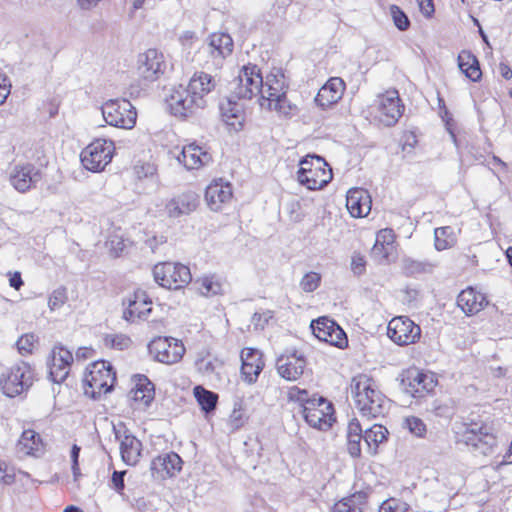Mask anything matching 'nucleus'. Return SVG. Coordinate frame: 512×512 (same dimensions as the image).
Here are the masks:
<instances>
[{
    "label": "nucleus",
    "mask_w": 512,
    "mask_h": 512,
    "mask_svg": "<svg viewBox=\"0 0 512 512\" xmlns=\"http://www.w3.org/2000/svg\"><path fill=\"white\" fill-rule=\"evenodd\" d=\"M288 398L291 401L298 402L303 409L306 405V402H310L312 398H309L308 392L304 389H300L298 387H291L288 391Z\"/></svg>",
    "instance_id": "49"
},
{
    "label": "nucleus",
    "mask_w": 512,
    "mask_h": 512,
    "mask_svg": "<svg viewBox=\"0 0 512 512\" xmlns=\"http://www.w3.org/2000/svg\"><path fill=\"white\" fill-rule=\"evenodd\" d=\"M194 396L204 412L210 413L216 409L218 394L215 392L207 390L202 386H195Z\"/></svg>",
    "instance_id": "40"
},
{
    "label": "nucleus",
    "mask_w": 512,
    "mask_h": 512,
    "mask_svg": "<svg viewBox=\"0 0 512 512\" xmlns=\"http://www.w3.org/2000/svg\"><path fill=\"white\" fill-rule=\"evenodd\" d=\"M234 98L232 96L227 100L226 104H221V112L225 121L229 125H234V122H230L232 118H238L240 112L242 111V107L233 101Z\"/></svg>",
    "instance_id": "44"
},
{
    "label": "nucleus",
    "mask_w": 512,
    "mask_h": 512,
    "mask_svg": "<svg viewBox=\"0 0 512 512\" xmlns=\"http://www.w3.org/2000/svg\"><path fill=\"white\" fill-rule=\"evenodd\" d=\"M393 249L394 246H387L385 244H381L380 242H375L371 250V256L378 261L387 260Z\"/></svg>",
    "instance_id": "51"
},
{
    "label": "nucleus",
    "mask_w": 512,
    "mask_h": 512,
    "mask_svg": "<svg viewBox=\"0 0 512 512\" xmlns=\"http://www.w3.org/2000/svg\"><path fill=\"white\" fill-rule=\"evenodd\" d=\"M11 84L5 75L0 74V105L5 102L10 94Z\"/></svg>",
    "instance_id": "56"
},
{
    "label": "nucleus",
    "mask_w": 512,
    "mask_h": 512,
    "mask_svg": "<svg viewBox=\"0 0 512 512\" xmlns=\"http://www.w3.org/2000/svg\"><path fill=\"white\" fill-rule=\"evenodd\" d=\"M408 505L396 499L384 501L378 512H407Z\"/></svg>",
    "instance_id": "48"
},
{
    "label": "nucleus",
    "mask_w": 512,
    "mask_h": 512,
    "mask_svg": "<svg viewBox=\"0 0 512 512\" xmlns=\"http://www.w3.org/2000/svg\"><path fill=\"white\" fill-rule=\"evenodd\" d=\"M404 111L397 90L379 94L369 107V113L378 123L390 127L395 125Z\"/></svg>",
    "instance_id": "3"
},
{
    "label": "nucleus",
    "mask_w": 512,
    "mask_h": 512,
    "mask_svg": "<svg viewBox=\"0 0 512 512\" xmlns=\"http://www.w3.org/2000/svg\"><path fill=\"white\" fill-rule=\"evenodd\" d=\"M17 450L24 455H38L43 452L44 445L40 435L34 430H25L17 443Z\"/></svg>",
    "instance_id": "35"
},
{
    "label": "nucleus",
    "mask_w": 512,
    "mask_h": 512,
    "mask_svg": "<svg viewBox=\"0 0 512 512\" xmlns=\"http://www.w3.org/2000/svg\"><path fill=\"white\" fill-rule=\"evenodd\" d=\"M150 355L155 361L172 365L179 362L185 353L183 343L173 337H156L148 344Z\"/></svg>",
    "instance_id": "13"
},
{
    "label": "nucleus",
    "mask_w": 512,
    "mask_h": 512,
    "mask_svg": "<svg viewBox=\"0 0 512 512\" xmlns=\"http://www.w3.org/2000/svg\"><path fill=\"white\" fill-rule=\"evenodd\" d=\"M499 70H500L501 76L504 79L509 80L512 78V70L507 64L500 63Z\"/></svg>",
    "instance_id": "64"
},
{
    "label": "nucleus",
    "mask_w": 512,
    "mask_h": 512,
    "mask_svg": "<svg viewBox=\"0 0 512 512\" xmlns=\"http://www.w3.org/2000/svg\"><path fill=\"white\" fill-rule=\"evenodd\" d=\"M241 375L245 382L253 384L264 368L262 353L255 348H245L241 352Z\"/></svg>",
    "instance_id": "22"
},
{
    "label": "nucleus",
    "mask_w": 512,
    "mask_h": 512,
    "mask_svg": "<svg viewBox=\"0 0 512 512\" xmlns=\"http://www.w3.org/2000/svg\"><path fill=\"white\" fill-rule=\"evenodd\" d=\"M165 68L164 55L156 49H148L138 56V74L144 80H157Z\"/></svg>",
    "instance_id": "19"
},
{
    "label": "nucleus",
    "mask_w": 512,
    "mask_h": 512,
    "mask_svg": "<svg viewBox=\"0 0 512 512\" xmlns=\"http://www.w3.org/2000/svg\"><path fill=\"white\" fill-rule=\"evenodd\" d=\"M351 396L360 415L374 419L386 415L390 400L378 389L375 381L365 374L354 376L350 385Z\"/></svg>",
    "instance_id": "2"
},
{
    "label": "nucleus",
    "mask_w": 512,
    "mask_h": 512,
    "mask_svg": "<svg viewBox=\"0 0 512 512\" xmlns=\"http://www.w3.org/2000/svg\"><path fill=\"white\" fill-rule=\"evenodd\" d=\"M403 426L412 435L419 438L424 437L427 432L426 424L422 419L415 416L406 417L403 421Z\"/></svg>",
    "instance_id": "43"
},
{
    "label": "nucleus",
    "mask_w": 512,
    "mask_h": 512,
    "mask_svg": "<svg viewBox=\"0 0 512 512\" xmlns=\"http://www.w3.org/2000/svg\"><path fill=\"white\" fill-rule=\"evenodd\" d=\"M317 156H310V157H305L303 158L301 161H300V168L299 170H302L304 167L308 170V169H313V167L315 166V163H316V160L314 158H316Z\"/></svg>",
    "instance_id": "61"
},
{
    "label": "nucleus",
    "mask_w": 512,
    "mask_h": 512,
    "mask_svg": "<svg viewBox=\"0 0 512 512\" xmlns=\"http://www.w3.org/2000/svg\"><path fill=\"white\" fill-rule=\"evenodd\" d=\"M306 359L297 351L281 354L276 359L278 374L287 381H296L304 373Z\"/></svg>",
    "instance_id": "21"
},
{
    "label": "nucleus",
    "mask_w": 512,
    "mask_h": 512,
    "mask_svg": "<svg viewBox=\"0 0 512 512\" xmlns=\"http://www.w3.org/2000/svg\"><path fill=\"white\" fill-rule=\"evenodd\" d=\"M390 14L395 26L400 31H406L410 27V20L403 10L396 5H391Z\"/></svg>",
    "instance_id": "46"
},
{
    "label": "nucleus",
    "mask_w": 512,
    "mask_h": 512,
    "mask_svg": "<svg viewBox=\"0 0 512 512\" xmlns=\"http://www.w3.org/2000/svg\"><path fill=\"white\" fill-rule=\"evenodd\" d=\"M435 248L438 251L450 248L455 243V238L451 227H439L434 230Z\"/></svg>",
    "instance_id": "41"
},
{
    "label": "nucleus",
    "mask_w": 512,
    "mask_h": 512,
    "mask_svg": "<svg viewBox=\"0 0 512 512\" xmlns=\"http://www.w3.org/2000/svg\"><path fill=\"white\" fill-rule=\"evenodd\" d=\"M73 356L71 351L61 344L55 345L47 362L49 379L53 383H62L69 375Z\"/></svg>",
    "instance_id": "17"
},
{
    "label": "nucleus",
    "mask_w": 512,
    "mask_h": 512,
    "mask_svg": "<svg viewBox=\"0 0 512 512\" xmlns=\"http://www.w3.org/2000/svg\"><path fill=\"white\" fill-rule=\"evenodd\" d=\"M105 345L118 350L126 349L131 344V339L124 334H108L104 338Z\"/></svg>",
    "instance_id": "45"
},
{
    "label": "nucleus",
    "mask_w": 512,
    "mask_h": 512,
    "mask_svg": "<svg viewBox=\"0 0 512 512\" xmlns=\"http://www.w3.org/2000/svg\"><path fill=\"white\" fill-rule=\"evenodd\" d=\"M421 334V329L405 316L393 318L387 327L388 337L398 345L414 343Z\"/></svg>",
    "instance_id": "15"
},
{
    "label": "nucleus",
    "mask_w": 512,
    "mask_h": 512,
    "mask_svg": "<svg viewBox=\"0 0 512 512\" xmlns=\"http://www.w3.org/2000/svg\"><path fill=\"white\" fill-rule=\"evenodd\" d=\"M126 471H114L112 474V483L117 492H121L124 487V476Z\"/></svg>",
    "instance_id": "58"
},
{
    "label": "nucleus",
    "mask_w": 512,
    "mask_h": 512,
    "mask_svg": "<svg viewBox=\"0 0 512 512\" xmlns=\"http://www.w3.org/2000/svg\"><path fill=\"white\" fill-rule=\"evenodd\" d=\"M232 197L230 183L213 182L205 191V199L212 210H219L223 203L228 202Z\"/></svg>",
    "instance_id": "32"
},
{
    "label": "nucleus",
    "mask_w": 512,
    "mask_h": 512,
    "mask_svg": "<svg viewBox=\"0 0 512 512\" xmlns=\"http://www.w3.org/2000/svg\"><path fill=\"white\" fill-rule=\"evenodd\" d=\"M178 161L188 170L199 169L212 161L211 154L195 143L185 145L178 156Z\"/></svg>",
    "instance_id": "27"
},
{
    "label": "nucleus",
    "mask_w": 512,
    "mask_h": 512,
    "mask_svg": "<svg viewBox=\"0 0 512 512\" xmlns=\"http://www.w3.org/2000/svg\"><path fill=\"white\" fill-rule=\"evenodd\" d=\"M14 481V476L6 473V470L0 464V482L4 484H11Z\"/></svg>",
    "instance_id": "63"
},
{
    "label": "nucleus",
    "mask_w": 512,
    "mask_h": 512,
    "mask_svg": "<svg viewBox=\"0 0 512 512\" xmlns=\"http://www.w3.org/2000/svg\"><path fill=\"white\" fill-rule=\"evenodd\" d=\"M105 122L111 126L132 129L137 120L135 107L127 99H110L101 107Z\"/></svg>",
    "instance_id": "7"
},
{
    "label": "nucleus",
    "mask_w": 512,
    "mask_h": 512,
    "mask_svg": "<svg viewBox=\"0 0 512 512\" xmlns=\"http://www.w3.org/2000/svg\"><path fill=\"white\" fill-rule=\"evenodd\" d=\"M9 283H10L11 287H13L16 290H19L21 288V286L23 285V280H22V277H21V273L20 272H14L13 274H11L10 279H9Z\"/></svg>",
    "instance_id": "60"
},
{
    "label": "nucleus",
    "mask_w": 512,
    "mask_h": 512,
    "mask_svg": "<svg viewBox=\"0 0 512 512\" xmlns=\"http://www.w3.org/2000/svg\"><path fill=\"white\" fill-rule=\"evenodd\" d=\"M321 282V276L317 272L306 273L300 281V287L305 292L315 291Z\"/></svg>",
    "instance_id": "47"
},
{
    "label": "nucleus",
    "mask_w": 512,
    "mask_h": 512,
    "mask_svg": "<svg viewBox=\"0 0 512 512\" xmlns=\"http://www.w3.org/2000/svg\"><path fill=\"white\" fill-rule=\"evenodd\" d=\"M288 85L286 84L284 74L280 70L271 72L266 76L265 82L263 81L262 91L259 94V100H266L268 98H276L287 94Z\"/></svg>",
    "instance_id": "31"
},
{
    "label": "nucleus",
    "mask_w": 512,
    "mask_h": 512,
    "mask_svg": "<svg viewBox=\"0 0 512 512\" xmlns=\"http://www.w3.org/2000/svg\"><path fill=\"white\" fill-rule=\"evenodd\" d=\"M36 341L34 334H25L17 341V348L21 354H28L32 352Z\"/></svg>",
    "instance_id": "52"
},
{
    "label": "nucleus",
    "mask_w": 512,
    "mask_h": 512,
    "mask_svg": "<svg viewBox=\"0 0 512 512\" xmlns=\"http://www.w3.org/2000/svg\"><path fill=\"white\" fill-rule=\"evenodd\" d=\"M200 291L204 296H213L221 294L222 283L214 275L205 276L201 279Z\"/></svg>",
    "instance_id": "42"
},
{
    "label": "nucleus",
    "mask_w": 512,
    "mask_h": 512,
    "mask_svg": "<svg viewBox=\"0 0 512 512\" xmlns=\"http://www.w3.org/2000/svg\"><path fill=\"white\" fill-rule=\"evenodd\" d=\"M115 437L120 441V454L123 462L129 466L136 465L141 456V441L127 430L123 434L115 430Z\"/></svg>",
    "instance_id": "26"
},
{
    "label": "nucleus",
    "mask_w": 512,
    "mask_h": 512,
    "mask_svg": "<svg viewBox=\"0 0 512 512\" xmlns=\"http://www.w3.org/2000/svg\"><path fill=\"white\" fill-rule=\"evenodd\" d=\"M113 151L112 141L96 139L81 152V163L89 171L100 172L111 162Z\"/></svg>",
    "instance_id": "11"
},
{
    "label": "nucleus",
    "mask_w": 512,
    "mask_h": 512,
    "mask_svg": "<svg viewBox=\"0 0 512 512\" xmlns=\"http://www.w3.org/2000/svg\"><path fill=\"white\" fill-rule=\"evenodd\" d=\"M153 276L160 286L174 290L184 288L192 279L187 266L173 262L156 264L153 268Z\"/></svg>",
    "instance_id": "8"
},
{
    "label": "nucleus",
    "mask_w": 512,
    "mask_h": 512,
    "mask_svg": "<svg viewBox=\"0 0 512 512\" xmlns=\"http://www.w3.org/2000/svg\"><path fill=\"white\" fill-rule=\"evenodd\" d=\"M263 87V77L257 65H245L231 83V96L235 99L250 100L259 96Z\"/></svg>",
    "instance_id": "5"
},
{
    "label": "nucleus",
    "mask_w": 512,
    "mask_h": 512,
    "mask_svg": "<svg viewBox=\"0 0 512 512\" xmlns=\"http://www.w3.org/2000/svg\"><path fill=\"white\" fill-rule=\"evenodd\" d=\"M33 384V371L28 363L19 362L13 365L0 378L2 392L8 397L20 395Z\"/></svg>",
    "instance_id": "9"
},
{
    "label": "nucleus",
    "mask_w": 512,
    "mask_h": 512,
    "mask_svg": "<svg viewBox=\"0 0 512 512\" xmlns=\"http://www.w3.org/2000/svg\"><path fill=\"white\" fill-rule=\"evenodd\" d=\"M310 327L314 336L320 341L338 348L347 346L346 333L334 320L328 317H319L311 321Z\"/></svg>",
    "instance_id": "14"
},
{
    "label": "nucleus",
    "mask_w": 512,
    "mask_h": 512,
    "mask_svg": "<svg viewBox=\"0 0 512 512\" xmlns=\"http://www.w3.org/2000/svg\"><path fill=\"white\" fill-rule=\"evenodd\" d=\"M435 264L424 260H416L406 257L402 261V269L405 275L410 277H417L420 274L431 273L435 268Z\"/></svg>",
    "instance_id": "39"
},
{
    "label": "nucleus",
    "mask_w": 512,
    "mask_h": 512,
    "mask_svg": "<svg viewBox=\"0 0 512 512\" xmlns=\"http://www.w3.org/2000/svg\"><path fill=\"white\" fill-rule=\"evenodd\" d=\"M262 108L275 111L280 117L291 118L298 113V107L288 100L287 94L276 98H268L266 100H259Z\"/></svg>",
    "instance_id": "34"
},
{
    "label": "nucleus",
    "mask_w": 512,
    "mask_h": 512,
    "mask_svg": "<svg viewBox=\"0 0 512 512\" xmlns=\"http://www.w3.org/2000/svg\"><path fill=\"white\" fill-rule=\"evenodd\" d=\"M130 393L135 402L147 408L155 396L154 384L146 376L141 375Z\"/></svg>",
    "instance_id": "38"
},
{
    "label": "nucleus",
    "mask_w": 512,
    "mask_h": 512,
    "mask_svg": "<svg viewBox=\"0 0 512 512\" xmlns=\"http://www.w3.org/2000/svg\"><path fill=\"white\" fill-rule=\"evenodd\" d=\"M216 79L206 72H196L188 85L173 88L167 98L171 113L179 117H189L207 104L206 96L215 89Z\"/></svg>",
    "instance_id": "1"
},
{
    "label": "nucleus",
    "mask_w": 512,
    "mask_h": 512,
    "mask_svg": "<svg viewBox=\"0 0 512 512\" xmlns=\"http://www.w3.org/2000/svg\"><path fill=\"white\" fill-rule=\"evenodd\" d=\"M198 204L199 196L195 192L188 191L171 199L167 203L166 209L170 217L177 218L190 214L196 210Z\"/></svg>",
    "instance_id": "29"
},
{
    "label": "nucleus",
    "mask_w": 512,
    "mask_h": 512,
    "mask_svg": "<svg viewBox=\"0 0 512 512\" xmlns=\"http://www.w3.org/2000/svg\"><path fill=\"white\" fill-rule=\"evenodd\" d=\"M116 381V373L112 366L106 361L94 362L88 373L85 374V394L93 399H99L103 394L110 392Z\"/></svg>",
    "instance_id": "4"
},
{
    "label": "nucleus",
    "mask_w": 512,
    "mask_h": 512,
    "mask_svg": "<svg viewBox=\"0 0 512 512\" xmlns=\"http://www.w3.org/2000/svg\"><path fill=\"white\" fill-rule=\"evenodd\" d=\"M351 270L356 276L364 274L366 270V260L362 254L353 253L351 257Z\"/></svg>",
    "instance_id": "53"
},
{
    "label": "nucleus",
    "mask_w": 512,
    "mask_h": 512,
    "mask_svg": "<svg viewBox=\"0 0 512 512\" xmlns=\"http://www.w3.org/2000/svg\"><path fill=\"white\" fill-rule=\"evenodd\" d=\"M316 160L313 169H307L304 167L302 170H298L297 178L301 185L306 186L310 190L321 189L326 186L332 180L331 168L326 169L328 164L322 157L314 158Z\"/></svg>",
    "instance_id": "18"
},
{
    "label": "nucleus",
    "mask_w": 512,
    "mask_h": 512,
    "mask_svg": "<svg viewBox=\"0 0 512 512\" xmlns=\"http://www.w3.org/2000/svg\"><path fill=\"white\" fill-rule=\"evenodd\" d=\"M458 66L462 73L471 81L477 82L481 79L482 72L479 61L470 51L463 50L459 53Z\"/></svg>",
    "instance_id": "37"
},
{
    "label": "nucleus",
    "mask_w": 512,
    "mask_h": 512,
    "mask_svg": "<svg viewBox=\"0 0 512 512\" xmlns=\"http://www.w3.org/2000/svg\"><path fill=\"white\" fill-rule=\"evenodd\" d=\"M233 39L227 33H212L203 44L200 53L208 59L205 67L210 70H219L223 66L226 57L233 51Z\"/></svg>",
    "instance_id": "6"
},
{
    "label": "nucleus",
    "mask_w": 512,
    "mask_h": 512,
    "mask_svg": "<svg viewBox=\"0 0 512 512\" xmlns=\"http://www.w3.org/2000/svg\"><path fill=\"white\" fill-rule=\"evenodd\" d=\"M458 442L471 447L473 452L488 455L492 453L497 440L488 425L472 423L459 435Z\"/></svg>",
    "instance_id": "10"
},
{
    "label": "nucleus",
    "mask_w": 512,
    "mask_h": 512,
    "mask_svg": "<svg viewBox=\"0 0 512 512\" xmlns=\"http://www.w3.org/2000/svg\"><path fill=\"white\" fill-rule=\"evenodd\" d=\"M347 451L353 458L361 456V441L364 440L363 429L358 419L353 418L347 426Z\"/></svg>",
    "instance_id": "36"
},
{
    "label": "nucleus",
    "mask_w": 512,
    "mask_h": 512,
    "mask_svg": "<svg viewBox=\"0 0 512 512\" xmlns=\"http://www.w3.org/2000/svg\"><path fill=\"white\" fill-rule=\"evenodd\" d=\"M345 88V82L340 77H332L319 89L314 101L325 109L342 98Z\"/></svg>",
    "instance_id": "25"
},
{
    "label": "nucleus",
    "mask_w": 512,
    "mask_h": 512,
    "mask_svg": "<svg viewBox=\"0 0 512 512\" xmlns=\"http://www.w3.org/2000/svg\"><path fill=\"white\" fill-rule=\"evenodd\" d=\"M436 381L431 375H428L418 369H409L402 375L401 388L406 393L415 398H421L426 393L432 391Z\"/></svg>",
    "instance_id": "16"
},
{
    "label": "nucleus",
    "mask_w": 512,
    "mask_h": 512,
    "mask_svg": "<svg viewBox=\"0 0 512 512\" xmlns=\"http://www.w3.org/2000/svg\"><path fill=\"white\" fill-rule=\"evenodd\" d=\"M101 0H77L79 7L83 10H90L97 6Z\"/></svg>",
    "instance_id": "62"
},
{
    "label": "nucleus",
    "mask_w": 512,
    "mask_h": 512,
    "mask_svg": "<svg viewBox=\"0 0 512 512\" xmlns=\"http://www.w3.org/2000/svg\"><path fill=\"white\" fill-rule=\"evenodd\" d=\"M301 413L309 426L319 430L329 429L335 420L332 403L323 397H313L310 402H306Z\"/></svg>",
    "instance_id": "12"
},
{
    "label": "nucleus",
    "mask_w": 512,
    "mask_h": 512,
    "mask_svg": "<svg viewBox=\"0 0 512 512\" xmlns=\"http://www.w3.org/2000/svg\"><path fill=\"white\" fill-rule=\"evenodd\" d=\"M389 432L386 427L381 424H374L363 431L365 450L370 455L377 453L378 447L387 441Z\"/></svg>",
    "instance_id": "33"
},
{
    "label": "nucleus",
    "mask_w": 512,
    "mask_h": 512,
    "mask_svg": "<svg viewBox=\"0 0 512 512\" xmlns=\"http://www.w3.org/2000/svg\"><path fill=\"white\" fill-rule=\"evenodd\" d=\"M137 178H148L152 177L156 173V167L151 163L137 164L134 167Z\"/></svg>",
    "instance_id": "54"
},
{
    "label": "nucleus",
    "mask_w": 512,
    "mask_h": 512,
    "mask_svg": "<svg viewBox=\"0 0 512 512\" xmlns=\"http://www.w3.org/2000/svg\"><path fill=\"white\" fill-rule=\"evenodd\" d=\"M182 464L181 457L175 452L161 454L151 461V476L154 480L175 477L181 471Z\"/></svg>",
    "instance_id": "20"
},
{
    "label": "nucleus",
    "mask_w": 512,
    "mask_h": 512,
    "mask_svg": "<svg viewBox=\"0 0 512 512\" xmlns=\"http://www.w3.org/2000/svg\"><path fill=\"white\" fill-rule=\"evenodd\" d=\"M152 301L146 292L138 290L133 297L128 298V306L123 311V318L129 322L137 319L146 320L152 311Z\"/></svg>",
    "instance_id": "24"
},
{
    "label": "nucleus",
    "mask_w": 512,
    "mask_h": 512,
    "mask_svg": "<svg viewBox=\"0 0 512 512\" xmlns=\"http://www.w3.org/2000/svg\"><path fill=\"white\" fill-rule=\"evenodd\" d=\"M335 512H361L357 506L351 505L350 500L341 501L336 505Z\"/></svg>",
    "instance_id": "59"
},
{
    "label": "nucleus",
    "mask_w": 512,
    "mask_h": 512,
    "mask_svg": "<svg viewBox=\"0 0 512 512\" xmlns=\"http://www.w3.org/2000/svg\"><path fill=\"white\" fill-rule=\"evenodd\" d=\"M346 207L352 217L367 216L371 210L370 195L362 188H352L347 193Z\"/></svg>",
    "instance_id": "28"
},
{
    "label": "nucleus",
    "mask_w": 512,
    "mask_h": 512,
    "mask_svg": "<svg viewBox=\"0 0 512 512\" xmlns=\"http://www.w3.org/2000/svg\"><path fill=\"white\" fill-rule=\"evenodd\" d=\"M42 179L39 169L32 164L17 165L10 176L12 186L19 192H26Z\"/></svg>",
    "instance_id": "23"
},
{
    "label": "nucleus",
    "mask_w": 512,
    "mask_h": 512,
    "mask_svg": "<svg viewBox=\"0 0 512 512\" xmlns=\"http://www.w3.org/2000/svg\"><path fill=\"white\" fill-rule=\"evenodd\" d=\"M377 243L385 244L387 246H393L394 244V233L392 229H383L378 232L376 236Z\"/></svg>",
    "instance_id": "55"
},
{
    "label": "nucleus",
    "mask_w": 512,
    "mask_h": 512,
    "mask_svg": "<svg viewBox=\"0 0 512 512\" xmlns=\"http://www.w3.org/2000/svg\"><path fill=\"white\" fill-rule=\"evenodd\" d=\"M417 2L421 13L430 18L435 11L433 0H418Z\"/></svg>",
    "instance_id": "57"
},
{
    "label": "nucleus",
    "mask_w": 512,
    "mask_h": 512,
    "mask_svg": "<svg viewBox=\"0 0 512 512\" xmlns=\"http://www.w3.org/2000/svg\"><path fill=\"white\" fill-rule=\"evenodd\" d=\"M67 300V293L65 288H58L53 291L49 298L48 305L51 310L60 308Z\"/></svg>",
    "instance_id": "50"
},
{
    "label": "nucleus",
    "mask_w": 512,
    "mask_h": 512,
    "mask_svg": "<svg viewBox=\"0 0 512 512\" xmlns=\"http://www.w3.org/2000/svg\"><path fill=\"white\" fill-rule=\"evenodd\" d=\"M487 304L486 296L472 287L462 290L457 297V305L466 315L478 313Z\"/></svg>",
    "instance_id": "30"
}]
</instances>
